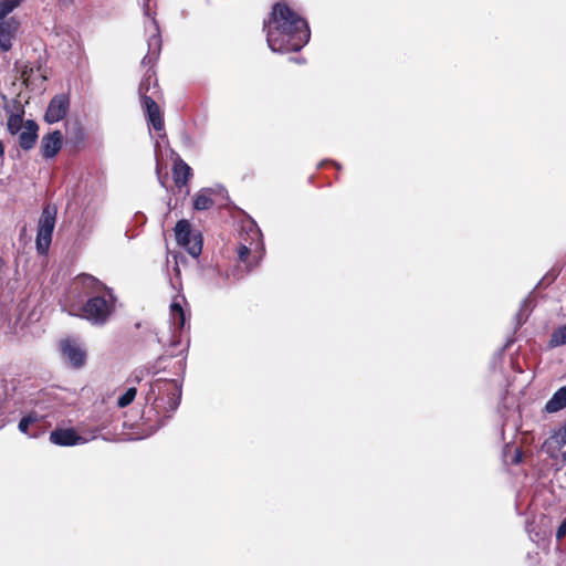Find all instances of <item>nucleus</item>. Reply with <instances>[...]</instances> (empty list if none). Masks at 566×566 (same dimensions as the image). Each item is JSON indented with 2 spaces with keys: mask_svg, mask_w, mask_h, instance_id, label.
<instances>
[{
  "mask_svg": "<svg viewBox=\"0 0 566 566\" xmlns=\"http://www.w3.org/2000/svg\"><path fill=\"white\" fill-rule=\"evenodd\" d=\"M263 28L266 31L268 45L273 52H297L311 38L307 21L283 1L272 6Z\"/></svg>",
  "mask_w": 566,
  "mask_h": 566,
  "instance_id": "1",
  "label": "nucleus"
},
{
  "mask_svg": "<svg viewBox=\"0 0 566 566\" xmlns=\"http://www.w3.org/2000/svg\"><path fill=\"white\" fill-rule=\"evenodd\" d=\"M159 396L154 400L151 407L143 411L142 419L149 422L151 430H158L165 421L177 410L181 398V387L176 380L158 381Z\"/></svg>",
  "mask_w": 566,
  "mask_h": 566,
  "instance_id": "2",
  "label": "nucleus"
},
{
  "mask_svg": "<svg viewBox=\"0 0 566 566\" xmlns=\"http://www.w3.org/2000/svg\"><path fill=\"white\" fill-rule=\"evenodd\" d=\"M116 298L113 291L87 298L81 305H71L70 314L81 316L94 325H104L115 311Z\"/></svg>",
  "mask_w": 566,
  "mask_h": 566,
  "instance_id": "3",
  "label": "nucleus"
},
{
  "mask_svg": "<svg viewBox=\"0 0 566 566\" xmlns=\"http://www.w3.org/2000/svg\"><path fill=\"white\" fill-rule=\"evenodd\" d=\"M175 237L177 244L184 248L192 258L197 259L202 252V234L192 229L190 222L181 219L176 223Z\"/></svg>",
  "mask_w": 566,
  "mask_h": 566,
  "instance_id": "4",
  "label": "nucleus"
},
{
  "mask_svg": "<svg viewBox=\"0 0 566 566\" xmlns=\"http://www.w3.org/2000/svg\"><path fill=\"white\" fill-rule=\"evenodd\" d=\"M56 209L50 206L43 208L38 223V233L35 239L36 251L39 254H46L52 242V234L55 227Z\"/></svg>",
  "mask_w": 566,
  "mask_h": 566,
  "instance_id": "5",
  "label": "nucleus"
},
{
  "mask_svg": "<svg viewBox=\"0 0 566 566\" xmlns=\"http://www.w3.org/2000/svg\"><path fill=\"white\" fill-rule=\"evenodd\" d=\"M111 290L112 289L95 276L82 273L73 280L70 292L77 293L78 295L90 298L93 295H98L101 293H109Z\"/></svg>",
  "mask_w": 566,
  "mask_h": 566,
  "instance_id": "6",
  "label": "nucleus"
},
{
  "mask_svg": "<svg viewBox=\"0 0 566 566\" xmlns=\"http://www.w3.org/2000/svg\"><path fill=\"white\" fill-rule=\"evenodd\" d=\"M71 99L69 93H61L54 95L44 113V120L48 124L57 123L66 117L70 112Z\"/></svg>",
  "mask_w": 566,
  "mask_h": 566,
  "instance_id": "7",
  "label": "nucleus"
},
{
  "mask_svg": "<svg viewBox=\"0 0 566 566\" xmlns=\"http://www.w3.org/2000/svg\"><path fill=\"white\" fill-rule=\"evenodd\" d=\"M60 350L73 368L80 369L86 364V350L77 340L73 338L61 340Z\"/></svg>",
  "mask_w": 566,
  "mask_h": 566,
  "instance_id": "8",
  "label": "nucleus"
},
{
  "mask_svg": "<svg viewBox=\"0 0 566 566\" xmlns=\"http://www.w3.org/2000/svg\"><path fill=\"white\" fill-rule=\"evenodd\" d=\"M64 137L61 130H53L42 136L40 155L44 159L54 158L63 147Z\"/></svg>",
  "mask_w": 566,
  "mask_h": 566,
  "instance_id": "9",
  "label": "nucleus"
},
{
  "mask_svg": "<svg viewBox=\"0 0 566 566\" xmlns=\"http://www.w3.org/2000/svg\"><path fill=\"white\" fill-rule=\"evenodd\" d=\"M20 29V22L15 18L0 20V49L8 52L12 48V40Z\"/></svg>",
  "mask_w": 566,
  "mask_h": 566,
  "instance_id": "10",
  "label": "nucleus"
},
{
  "mask_svg": "<svg viewBox=\"0 0 566 566\" xmlns=\"http://www.w3.org/2000/svg\"><path fill=\"white\" fill-rule=\"evenodd\" d=\"M245 234L251 239V242L249 243V245L243 242H240V244L237 248V253L239 261L244 263L247 268H251L252 263L249 261V258L253 247L255 249L259 248L262 234L260 230L254 228L253 226L249 228Z\"/></svg>",
  "mask_w": 566,
  "mask_h": 566,
  "instance_id": "11",
  "label": "nucleus"
},
{
  "mask_svg": "<svg viewBox=\"0 0 566 566\" xmlns=\"http://www.w3.org/2000/svg\"><path fill=\"white\" fill-rule=\"evenodd\" d=\"M142 106L147 116L148 123L153 126L155 130L164 129L165 123L161 111L156 103V101L150 96H144V101L142 102Z\"/></svg>",
  "mask_w": 566,
  "mask_h": 566,
  "instance_id": "12",
  "label": "nucleus"
},
{
  "mask_svg": "<svg viewBox=\"0 0 566 566\" xmlns=\"http://www.w3.org/2000/svg\"><path fill=\"white\" fill-rule=\"evenodd\" d=\"M83 440V437H81L73 428L55 429L50 433V441L56 446H76Z\"/></svg>",
  "mask_w": 566,
  "mask_h": 566,
  "instance_id": "13",
  "label": "nucleus"
},
{
  "mask_svg": "<svg viewBox=\"0 0 566 566\" xmlns=\"http://www.w3.org/2000/svg\"><path fill=\"white\" fill-rule=\"evenodd\" d=\"M39 125L33 119L24 122V130L19 134V146L23 150L32 149L39 137Z\"/></svg>",
  "mask_w": 566,
  "mask_h": 566,
  "instance_id": "14",
  "label": "nucleus"
},
{
  "mask_svg": "<svg viewBox=\"0 0 566 566\" xmlns=\"http://www.w3.org/2000/svg\"><path fill=\"white\" fill-rule=\"evenodd\" d=\"M191 177L192 170L187 163H185L182 159H178L174 163L172 178L177 188L181 189L182 187L187 186Z\"/></svg>",
  "mask_w": 566,
  "mask_h": 566,
  "instance_id": "15",
  "label": "nucleus"
},
{
  "mask_svg": "<svg viewBox=\"0 0 566 566\" xmlns=\"http://www.w3.org/2000/svg\"><path fill=\"white\" fill-rule=\"evenodd\" d=\"M566 408V386L560 387L554 392L552 398L545 405V411L554 413Z\"/></svg>",
  "mask_w": 566,
  "mask_h": 566,
  "instance_id": "16",
  "label": "nucleus"
},
{
  "mask_svg": "<svg viewBox=\"0 0 566 566\" xmlns=\"http://www.w3.org/2000/svg\"><path fill=\"white\" fill-rule=\"evenodd\" d=\"M214 205L209 190L199 191L193 199V208L198 211L208 210Z\"/></svg>",
  "mask_w": 566,
  "mask_h": 566,
  "instance_id": "17",
  "label": "nucleus"
},
{
  "mask_svg": "<svg viewBox=\"0 0 566 566\" xmlns=\"http://www.w3.org/2000/svg\"><path fill=\"white\" fill-rule=\"evenodd\" d=\"M566 344V323L553 331L548 340V347L555 348Z\"/></svg>",
  "mask_w": 566,
  "mask_h": 566,
  "instance_id": "18",
  "label": "nucleus"
},
{
  "mask_svg": "<svg viewBox=\"0 0 566 566\" xmlns=\"http://www.w3.org/2000/svg\"><path fill=\"white\" fill-rule=\"evenodd\" d=\"M170 311H171V315L174 318V324L179 329H182L186 324V314H185L182 306L179 303L174 302L170 305Z\"/></svg>",
  "mask_w": 566,
  "mask_h": 566,
  "instance_id": "19",
  "label": "nucleus"
},
{
  "mask_svg": "<svg viewBox=\"0 0 566 566\" xmlns=\"http://www.w3.org/2000/svg\"><path fill=\"white\" fill-rule=\"evenodd\" d=\"M21 2L22 0H0V20H4Z\"/></svg>",
  "mask_w": 566,
  "mask_h": 566,
  "instance_id": "20",
  "label": "nucleus"
},
{
  "mask_svg": "<svg viewBox=\"0 0 566 566\" xmlns=\"http://www.w3.org/2000/svg\"><path fill=\"white\" fill-rule=\"evenodd\" d=\"M23 123V117L20 115H9L7 122V129L11 135H15L20 132Z\"/></svg>",
  "mask_w": 566,
  "mask_h": 566,
  "instance_id": "21",
  "label": "nucleus"
},
{
  "mask_svg": "<svg viewBox=\"0 0 566 566\" xmlns=\"http://www.w3.org/2000/svg\"><path fill=\"white\" fill-rule=\"evenodd\" d=\"M136 394L137 389L135 387L128 388L120 397H118L117 406L119 408H125L129 406L134 401Z\"/></svg>",
  "mask_w": 566,
  "mask_h": 566,
  "instance_id": "22",
  "label": "nucleus"
},
{
  "mask_svg": "<svg viewBox=\"0 0 566 566\" xmlns=\"http://www.w3.org/2000/svg\"><path fill=\"white\" fill-rule=\"evenodd\" d=\"M154 75H155V72L149 67L139 84L138 91L140 94L142 102L144 101V96H148L147 92L149 91L150 80Z\"/></svg>",
  "mask_w": 566,
  "mask_h": 566,
  "instance_id": "23",
  "label": "nucleus"
},
{
  "mask_svg": "<svg viewBox=\"0 0 566 566\" xmlns=\"http://www.w3.org/2000/svg\"><path fill=\"white\" fill-rule=\"evenodd\" d=\"M86 133L82 126H76L73 135L70 137V142L74 145V147L80 148L85 144Z\"/></svg>",
  "mask_w": 566,
  "mask_h": 566,
  "instance_id": "24",
  "label": "nucleus"
},
{
  "mask_svg": "<svg viewBox=\"0 0 566 566\" xmlns=\"http://www.w3.org/2000/svg\"><path fill=\"white\" fill-rule=\"evenodd\" d=\"M4 109L9 115L24 116V106L18 99H12L10 103H7Z\"/></svg>",
  "mask_w": 566,
  "mask_h": 566,
  "instance_id": "25",
  "label": "nucleus"
},
{
  "mask_svg": "<svg viewBox=\"0 0 566 566\" xmlns=\"http://www.w3.org/2000/svg\"><path fill=\"white\" fill-rule=\"evenodd\" d=\"M38 417L35 413H30L19 421L18 428L21 432L28 433L29 426L36 422Z\"/></svg>",
  "mask_w": 566,
  "mask_h": 566,
  "instance_id": "26",
  "label": "nucleus"
},
{
  "mask_svg": "<svg viewBox=\"0 0 566 566\" xmlns=\"http://www.w3.org/2000/svg\"><path fill=\"white\" fill-rule=\"evenodd\" d=\"M33 71H34L33 66L30 64H27L22 69L21 76L23 77V80H29L30 76L33 74Z\"/></svg>",
  "mask_w": 566,
  "mask_h": 566,
  "instance_id": "27",
  "label": "nucleus"
},
{
  "mask_svg": "<svg viewBox=\"0 0 566 566\" xmlns=\"http://www.w3.org/2000/svg\"><path fill=\"white\" fill-rule=\"evenodd\" d=\"M566 536V518L560 523L556 532V538L562 539Z\"/></svg>",
  "mask_w": 566,
  "mask_h": 566,
  "instance_id": "28",
  "label": "nucleus"
},
{
  "mask_svg": "<svg viewBox=\"0 0 566 566\" xmlns=\"http://www.w3.org/2000/svg\"><path fill=\"white\" fill-rule=\"evenodd\" d=\"M4 155V145L3 143L0 140V158H2Z\"/></svg>",
  "mask_w": 566,
  "mask_h": 566,
  "instance_id": "29",
  "label": "nucleus"
},
{
  "mask_svg": "<svg viewBox=\"0 0 566 566\" xmlns=\"http://www.w3.org/2000/svg\"><path fill=\"white\" fill-rule=\"evenodd\" d=\"M151 62V57L146 55L144 59H143V64H146V63H150Z\"/></svg>",
  "mask_w": 566,
  "mask_h": 566,
  "instance_id": "30",
  "label": "nucleus"
},
{
  "mask_svg": "<svg viewBox=\"0 0 566 566\" xmlns=\"http://www.w3.org/2000/svg\"><path fill=\"white\" fill-rule=\"evenodd\" d=\"M4 266V261L3 259L0 256V271L2 270V268Z\"/></svg>",
  "mask_w": 566,
  "mask_h": 566,
  "instance_id": "31",
  "label": "nucleus"
},
{
  "mask_svg": "<svg viewBox=\"0 0 566 566\" xmlns=\"http://www.w3.org/2000/svg\"><path fill=\"white\" fill-rule=\"evenodd\" d=\"M521 461V454L518 453L516 457H515V463H518Z\"/></svg>",
  "mask_w": 566,
  "mask_h": 566,
  "instance_id": "32",
  "label": "nucleus"
},
{
  "mask_svg": "<svg viewBox=\"0 0 566 566\" xmlns=\"http://www.w3.org/2000/svg\"><path fill=\"white\" fill-rule=\"evenodd\" d=\"M563 461H566V451L562 453Z\"/></svg>",
  "mask_w": 566,
  "mask_h": 566,
  "instance_id": "33",
  "label": "nucleus"
},
{
  "mask_svg": "<svg viewBox=\"0 0 566 566\" xmlns=\"http://www.w3.org/2000/svg\"><path fill=\"white\" fill-rule=\"evenodd\" d=\"M566 442V432H565V436L562 438V443H565Z\"/></svg>",
  "mask_w": 566,
  "mask_h": 566,
  "instance_id": "34",
  "label": "nucleus"
}]
</instances>
